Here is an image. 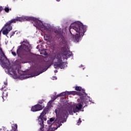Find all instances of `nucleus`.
<instances>
[{"label": "nucleus", "instance_id": "9d476101", "mask_svg": "<svg viewBox=\"0 0 131 131\" xmlns=\"http://www.w3.org/2000/svg\"><path fill=\"white\" fill-rule=\"evenodd\" d=\"M82 102H80L76 104L75 108H74L73 109L74 113H76V112H79V111L82 109Z\"/></svg>", "mask_w": 131, "mask_h": 131}, {"label": "nucleus", "instance_id": "39448f33", "mask_svg": "<svg viewBox=\"0 0 131 131\" xmlns=\"http://www.w3.org/2000/svg\"><path fill=\"white\" fill-rule=\"evenodd\" d=\"M52 103H53V101H49V102L47 103V106L43 109L38 117V120L39 121V123L40 125H41V129L45 127V124H43V121H47V117H46L45 116L47 115V113L49 112L50 108H52Z\"/></svg>", "mask_w": 131, "mask_h": 131}, {"label": "nucleus", "instance_id": "5701e85b", "mask_svg": "<svg viewBox=\"0 0 131 131\" xmlns=\"http://www.w3.org/2000/svg\"><path fill=\"white\" fill-rule=\"evenodd\" d=\"M52 122L50 121V120L47 121V123L48 124H51V125H49V126H51L53 123H52Z\"/></svg>", "mask_w": 131, "mask_h": 131}, {"label": "nucleus", "instance_id": "bb28decb", "mask_svg": "<svg viewBox=\"0 0 131 131\" xmlns=\"http://www.w3.org/2000/svg\"><path fill=\"white\" fill-rule=\"evenodd\" d=\"M14 34H15V32H12L10 33V37H12V36H13Z\"/></svg>", "mask_w": 131, "mask_h": 131}, {"label": "nucleus", "instance_id": "20e7f679", "mask_svg": "<svg viewBox=\"0 0 131 131\" xmlns=\"http://www.w3.org/2000/svg\"><path fill=\"white\" fill-rule=\"evenodd\" d=\"M30 47L28 43L25 42L18 47V49L17 50V54L21 59H26L28 52H30Z\"/></svg>", "mask_w": 131, "mask_h": 131}, {"label": "nucleus", "instance_id": "c9c22d12", "mask_svg": "<svg viewBox=\"0 0 131 131\" xmlns=\"http://www.w3.org/2000/svg\"><path fill=\"white\" fill-rule=\"evenodd\" d=\"M30 77H33V76H30Z\"/></svg>", "mask_w": 131, "mask_h": 131}, {"label": "nucleus", "instance_id": "a211bd4d", "mask_svg": "<svg viewBox=\"0 0 131 131\" xmlns=\"http://www.w3.org/2000/svg\"><path fill=\"white\" fill-rule=\"evenodd\" d=\"M42 72H43V71H37V72H35L34 73V76H37L38 75H39V74H41V73H42Z\"/></svg>", "mask_w": 131, "mask_h": 131}, {"label": "nucleus", "instance_id": "2eb2a0df", "mask_svg": "<svg viewBox=\"0 0 131 131\" xmlns=\"http://www.w3.org/2000/svg\"><path fill=\"white\" fill-rule=\"evenodd\" d=\"M12 129L11 130H7V131H17L18 125L17 124H13L11 126Z\"/></svg>", "mask_w": 131, "mask_h": 131}, {"label": "nucleus", "instance_id": "423d86ee", "mask_svg": "<svg viewBox=\"0 0 131 131\" xmlns=\"http://www.w3.org/2000/svg\"><path fill=\"white\" fill-rule=\"evenodd\" d=\"M56 59L57 61L54 62V67L56 69L57 68H60V69H64L65 67V62L62 60V56L60 54L57 55Z\"/></svg>", "mask_w": 131, "mask_h": 131}, {"label": "nucleus", "instance_id": "0eeeda50", "mask_svg": "<svg viewBox=\"0 0 131 131\" xmlns=\"http://www.w3.org/2000/svg\"><path fill=\"white\" fill-rule=\"evenodd\" d=\"M83 93H81V92H77L76 91L67 92V93L68 95H73V96L77 95L78 96H79L81 100H83V99L86 97V93H84V91L83 90Z\"/></svg>", "mask_w": 131, "mask_h": 131}, {"label": "nucleus", "instance_id": "c756f323", "mask_svg": "<svg viewBox=\"0 0 131 131\" xmlns=\"http://www.w3.org/2000/svg\"><path fill=\"white\" fill-rule=\"evenodd\" d=\"M44 55L45 56H48V53H47V52H45Z\"/></svg>", "mask_w": 131, "mask_h": 131}, {"label": "nucleus", "instance_id": "393cba45", "mask_svg": "<svg viewBox=\"0 0 131 131\" xmlns=\"http://www.w3.org/2000/svg\"><path fill=\"white\" fill-rule=\"evenodd\" d=\"M11 53H12V54L13 55V56H14V57L16 56H17V54L16 53V52H14V51H12V52H11Z\"/></svg>", "mask_w": 131, "mask_h": 131}, {"label": "nucleus", "instance_id": "7c9ffc66", "mask_svg": "<svg viewBox=\"0 0 131 131\" xmlns=\"http://www.w3.org/2000/svg\"><path fill=\"white\" fill-rule=\"evenodd\" d=\"M57 72H58V71L57 70L55 71V73H57Z\"/></svg>", "mask_w": 131, "mask_h": 131}, {"label": "nucleus", "instance_id": "e433bc0d", "mask_svg": "<svg viewBox=\"0 0 131 131\" xmlns=\"http://www.w3.org/2000/svg\"><path fill=\"white\" fill-rule=\"evenodd\" d=\"M22 43H24V41H23V42H22Z\"/></svg>", "mask_w": 131, "mask_h": 131}, {"label": "nucleus", "instance_id": "7ed1b4c3", "mask_svg": "<svg viewBox=\"0 0 131 131\" xmlns=\"http://www.w3.org/2000/svg\"><path fill=\"white\" fill-rule=\"evenodd\" d=\"M58 110L56 109L55 110V113H56V119L54 117L51 118L49 120L51 122H53L54 121V123H57L58 124V126L56 127H54V130L55 129H57L58 127H60L61 125H62V123H64V122H66V119L65 118L68 117V113L66 111H63L62 113H58Z\"/></svg>", "mask_w": 131, "mask_h": 131}, {"label": "nucleus", "instance_id": "4be33fe9", "mask_svg": "<svg viewBox=\"0 0 131 131\" xmlns=\"http://www.w3.org/2000/svg\"><path fill=\"white\" fill-rule=\"evenodd\" d=\"M43 102H45V100L42 99V100H39L38 103V104H42V103H43Z\"/></svg>", "mask_w": 131, "mask_h": 131}, {"label": "nucleus", "instance_id": "4c0bfd02", "mask_svg": "<svg viewBox=\"0 0 131 131\" xmlns=\"http://www.w3.org/2000/svg\"><path fill=\"white\" fill-rule=\"evenodd\" d=\"M19 63H21V61H20Z\"/></svg>", "mask_w": 131, "mask_h": 131}, {"label": "nucleus", "instance_id": "cd10ccee", "mask_svg": "<svg viewBox=\"0 0 131 131\" xmlns=\"http://www.w3.org/2000/svg\"><path fill=\"white\" fill-rule=\"evenodd\" d=\"M56 98H59V97H62V94H58L56 96Z\"/></svg>", "mask_w": 131, "mask_h": 131}, {"label": "nucleus", "instance_id": "9b49d317", "mask_svg": "<svg viewBox=\"0 0 131 131\" xmlns=\"http://www.w3.org/2000/svg\"><path fill=\"white\" fill-rule=\"evenodd\" d=\"M61 52L63 53V55L67 57V58H70L72 56V53L67 51L66 48L63 47L61 48Z\"/></svg>", "mask_w": 131, "mask_h": 131}, {"label": "nucleus", "instance_id": "f704fd0d", "mask_svg": "<svg viewBox=\"0 0 131 131\" xmlns=\"http://www.w3.org/2000/svg\"><path fill=\"white\" fill-rule=\"evenodd\" d=\"M2 128H3V129H5V127H3Z\"/></svg>", "mask_w": 131, "mask_h": 131}, {"label": "nucleus", "instance_id": "473e14b6", "mask_svg": "<svg viewBox=\"0 0 131 131\" xmlns=\"http://www.w3.org/2000/svg\"><path fill=\"white\" fill-rule=\"evenodd\" d=\"M17 61H18L19 62L20 61V59H18L17 60Z\"/></svg>", "mask_w": 131, "mask_h": 131}, {"label": "nucleus", "instance_id": "6e6552de", "mask_svg": "<svg viewBox=\"0 0 131 131\" xmlns=\"http://www.w3.org/2000/svg\"><path fill=\"white\" fill-rule=\"evenodd\" d=\"M45 108V106L39 104H37L31 107V111L33 112H37V111H40L42 110V109Z\"/></svg>", "mask_w": 131, "mask_h": 131}, {"label": "nucleus", "instance_id": "4468645a", "mask_svg": "<svg viewBox=\"0 0 131 131\" xmlns=\"http://www.w3.org/2000/svg\"><path fill=\"white\" fill-rule=\"evenodd\" d=\"M75 90L79 92V93H81V94H83V91H84V93L85 94V90L84 89H82L80 86H76L75 88Z\"/></svg>", "mask_w": 131, "mask_h": 131}, {"label": "nucleus", "instance_id": "c85d7f7f", "mask_svg": "<svg viewBox=\"0 0 131 131\" xmlns=\"http://www.w3.org/2000/svg\"><path fill=\"white\" fill-rule=\"evenodd\" d=\"M3 11V7L0 6V13Z\"/></svg>", "mask_w": 131, "mask_h": 131}, {"label": "nucleus", "instance_id": "412c9836", "mask_svg": "<svg viewBox=\"0 0 131 131\" xmlns=\"http://www.w3.org/2000/svg\"><path fill=\"white\" fill-rule=\"evenodd\" d=\"M56 99H57V97H56V96H53L52 97V100L50 101H52V102H53L54 101H55V100H56Z\"/></svg>", "mask_w": 131, "mask_h": 131}, {"label": "nucleus", "instance_id": "b1692460", "mask_svg": "<svg viewBox=\"0 0 131 131\" xmlns=\"http://www.w3.org/2000/svg\"><path fill=\"white\" fill-rule=\"evenodd\" d=\"M81 123V119L80 118L79 119L78 121L77 122V125H79Z\"/></svg>", "mask_w": 131, "mask_h": 131}, {"label": "nucleus", "instance_id": "aec40b11", "mask_svg": "<svg viewBox=\"0 0 131 131\" xmlns=\"http://www.w3.org/2000/svg\"><path fill=\"white\" fill-rule=\"evenodd\" d=\"M25 74L27 76H26L25 77V78H28V71H27V72H24V75H25Z\"/></svg>", "mask_w": 131, "mask_h": 131}, {"label": "nucleus", "instance_id": "f03ea898", "mask_svg": "<svg viewBox=\"0 0 131 131\" xmlns=\"http://www.w3.org/2000/svg\"><path fill=\"white\" fill-rule=\"evenodd\" d=\"M12 20H14L15 23H16V21H19V22H23L24 21H33L34 22V26L36 27V28L38 29L39 30H41V31H42V30L49 31V28H47V27L43 25L42 21L33 17H17L15 19H12Z\"/></svg>", "mask_w": 131, "mask_h": 131}, {"label": "nucleus", "instance_id": "6ab92c4d", "mask_svg": "<svg viewBox=\"0 0 131 131\" xmlns=\"http://www.w3.org/2000/svg\"><path fill=\"white\" fill-rule=\"evenodd\" d=\"M10 10L11 11V9H9V8L8 7H5V8L4 9V11L5 12H6V13H9V12H10Z\"/></svg>", "mask_w": 131, "mask_h": 131}, {"label": "nucleus", "instance_id": "f257e3e1", "mask_svg": "<svg viewBox=\"0 0 131 131\" xmlns=\"http://www.w3.org/2000/svg\"><path fill=\"white\" fill-rule=\"evenodd\" d=\"M69 29L72 35L71 39L75 42H79L80 37H82L84 35V32L86 31V28L80 22L71 25Z\"/></svg>", "mask_w": 131, "mask_h": 131}, {"label": "nucleus", "instance_id": "1a4fd4ad", "mask_svg": "<svg viewBox=\"0 0 131 131\" xmlns=\"http://www.w3.org/2000/svg\"><path fill=\"white\" fill-rule=\"evenodd\" d=\"M15 23V20L11 19V20L8 21L3 27L2 29L5 28L7 29L9 31L12 30L13 29V27H12V24Z\"/></svg>", "mask_w": 131, "mask_h": 131}, {"label": "nucleus", "instance_id": "f8f14e48", "mask_svg": "<svg viewBox=\"0 0 131 131\" xmlns=\"http://www.w3.org/2000/svg\"><path fill=\"white\" fill-rule=\"evenodd\" d=\"M74 108H75L74 106L70 105L67 108V110H63L60 113H62L63 111H67L68 113V112H69V114H70V115H73V109H74Z\"/></svg>", "mask_w": 131, "mask_h": 131}, {"label": "nucleus", "instance_id": "72a5a7b5", "mask_svg": "<svg viewBox=\"0 0 131 131\" xmlns=\"http://www.w3.org/2000/svg\"><path fill=\"white\" fill-rule=\"evenodd\" d=\"M57 2H60V0H56Z\"/></svg>", "mask_w": 131, "mask_h": 131}, {"label": "nucleus", "instance_id": "ddd939ff", "mask_svg": "<svg viewBox=\"0 0 131 131\" xmlns=\"http://www.w3.org/2000/svg\"><path fill=\"white\" fill-rule=\"evenodd\" d=\"M54 32L56 34V35H58V36H59V37H61V39H64V37L63 36V32H62V31L58 29L56 30Z\"/></svg>", "mask_w": 131, "mask_h": 131}, {"label": "nucleus", "instance_id": "dca6fc26", "mask_svg": "<svg viewBox=\"0 0 131 131\" xmlns=\"http://www.w3.org/2000/svg\"><path fill=\"white\" fill-rule=\"evenodd\" d=\"M2 98L3 100H5V99H7V98H8V92H7V91H4L2 93Z\"/></svg>", "mask_w": 131, "mask_h": 131}, {"label": "nucleus", "instance_id": "f3484780", "mask_svg": "<svg viewBox=\"0 0 131 131\" xmlns=\"http://www.w3.org/2000/svg\"><path fill=\"white\" fill-rule=\"evenodd\" d=\"M10 31H9V30L5 29V30H3L2 31V33L4 34V35H8Z\"/></svg>", "mask_w": 131, "mask_h": 131}, {"label": "nucleus", "instance_id": "2f4dec72", "mask_svg": "<svg viewBox=\"0 0 131 131\" xmlns=\"http://www.w3.org/2000/svg\"><path fill=\"white\" fill-rule=\"evenodd\" d=\"M1 90V91H3V90H4V87H2V88Z\"/></svg>", "mask_w": 131, "mask_h": 131}, {"label": "nucleus", "instance_id": "a878e982", "mask_svg": "<svg viewBox=\"0 0 131 131\" xmlns=\"http://www.w3.org/2000/svg\"><path fill=\"white\" fill-rule=\"evenodd\" d=\"M60 94H61V97L66 96V93H65V92H62V93H60Z\"/></svg>", "mask_w": 131, "mask_h": 131}]
</instances>
